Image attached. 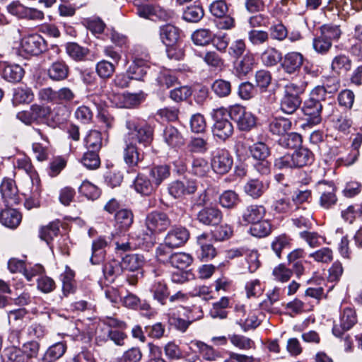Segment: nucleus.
I'll return each mask as SVG.
<instances>
[{
	"label": "nucleus",
	"instance_id": "nucleus-1",
	"mask_svg": "<svg viewBox=\"0 0 362 362\" xmlns=\"http://www.w3.org/2000/svg\"><path fill=\"white\" fill-rule=\"evenodd\" d=\"M329 88L330 90H327L324 86H317L311 90L303 106L304 114L308 117L307 123L303 124V127L317 125L322 122V103L325 101L327 93H333L338 90L339 83L334 81Z\"/></svg>",
	"mask_w": 362,
	"mask_h": 362
},
{
	"label": "nucleus",
	"instance_id": "nucleus-2",
	"mask_svg": "<svg viewBox=\"0 0 362 362\" xmlns=\"http://www.w3.org/2000/svg\"><path fill=\"white\" fill-rule=\"evenodd\" d=\"M129 129V141L135 144L138 142L144 147L148 146L153 139V129L146 123H138L134 119L126 122Z\"/></svg>",
	"mask_w": 362,
	"mask_h": 362
},
{
	"label": "nucleus",
	"instance_id": "nucleus-3",
	"mask_svg": "<svg viewBox=\"0 0 362 362\" xmlns=\"http://www.w3.org/2000/svg\"><path fill=\"white\" fill-rule=\"evenodd\" d=\"M47 49L46 40L37 33H32L23 37L18 48V54L25 58L37 56Z\"/></svg>",
	"mask_w": 362,
	"mask_h": 362
},
{
	"label": "nucleus",
	"instance_id": "nucleus-4",
	"mask_svg": "<svg viewBox=\"0 0 362 362\" xmlns=\"http://www.w3.org/2000/svg\"><path fill=\"white\" fill-rule=\"evenodd\" d=\"M146 226L149 234L146 233L142 238L144 240L153 244L155 238L153 234L165 231L171 224L168 216L160 211H153L146 218Z\"/></svg>",
	"mask_w": 362,
	"mask_h": 362
},
{
	"label": "nucleus",
	"instance_id": "nucleus-5",
	"mask_svg": "<svg viewBox=\"0 0 362 362\" xmlns=\"http://www.w3.org/2000/svg\"><path fill=\"white\" fill-rule=\"evenodd\" d=\"M228 117L229 110L226 108L220 107L214 112L212 132L214 136L222 141H226L233 134V125Z\"/></svg>",
	"mask_w": 362,
	"mask_h": 362
},
{
	"label": "nucleus",
	"instance_id": "nucleus-6",
	"mask_svg": "<svg viewBox=\"0 0 362 362\" xmlns=\"http://www.w3.org/2000/svg\"><path fill=\"white\" fill-rule=\"evenodd\" d=\"M229 117L234 120L241 131H250L255 127L256 117L250 112L246 111L245 107L234 105L229 107Z\"/></svg>",
	"mask_w": 362,
	"mask_h": 362
},
{
	"label": "nucleus",
	"instance_id": "nucleus-7",
	"mask_svg": "<svg viewBox=\"0 0 362 362\" xmlns=\"http://www.w3.org/2000/svg\"><path fill=\"white\" fill-rule=\"evenodd\" d=\"M51 107L45 105L33 104L29 110L19 112L17 118L25 124L43 123L51 114Z\"/></svg>",
	"mask_w": 362,
	"mask_h": 362
},
{
	"label": "nucleus",
	"instance_id": "nucleus-8",
	"mask_svg": "<svg viewBox=\"0 0 362 362\" xmlns=\"http://www.w3.org/2000/svg\"><path fill=\"white\" fill-rule=\"evenodd\" d=\"M136 13L139 16L151 21H168L174 15L173 11L166 10L158 5L148 3L136 5Z\"/></svg>",
	"mask_w": 362,
	"mask_h": 362
},
{
	"label": "nucleus",
	"instance_id": "nucleus-9",
	"mask_svg": "<svg viewBox=\"0 0 362 362\" xmlns=\"http://www.w3.org/2000/svg\"><path fill=\"white\" fill-rule=\"evenodd\" d=\"M233 165V158L224 148H217L212 152L211 168L217 174L227 173Z\"/></svg>",
	"mask_w": 362,
	"mask_h": 362
},
{
	"label": "nucleus",
	"instance_id": "nucleus-10",
	"mask_svg": "<svg viewBox=\"0 0 362 362\" xmlns=\"http://www.w3.org/2000/svg\"><path fill=\"white\" fill-rule=\"evenodd\" d=\"M197 189V182L195 180H174L168 184V191L175 199H182L187 195L194 194Z\"/></svg>",
	"mask_w": 362,
	"mask_h": 362
},
{
	"label": "nucleus",
	"instance_id": "nucleus-11",
	"mask_svg": "<svg viewBox=\"0 0 362 362\" xmlns=\"http://www.w3.org/2000/svg\"><path fill=\"white\" fill-rule=\"evenodd\" d=\"M316 187L318 192L321 194L320 204L322 207L329 209L336 204L337 200L335 194L336 187L333 182L319 181Z\"/></svg>",
	"mask_w": 362,
	"mask_h": 362
},
{
	"label": "nucleus",
	"instance_id": "nucleus-12",
	"mask_svg": "<svg viewBox=\"0 0 362 362\" xmlns=\"http://www.w3.org/2000/svg\"><path fill=\"white\" fill-rule=\"evenodd\" d=\"M163 141L169 148L177 151L185 145V139L182 133L172 125L167 126L162 134Z\"/></svg>",
	"mask_w": 362,
	"mask_h": 362
},
{
	"label": "nucleus",
	"instance_id": "nucleus-13",
	"mask_svg": "<svg viewBox=\"0 0 362 362\" xmlns=\"http://www.w3.org/2000/svg\"><path fill=\"white\" fill-rule=\"evenodd\" d=\"M0 192L6 206H13L19 203L18 188L13 180L4 178L0 185Z\"/></svg>",
	"mask_w": 362,
	"mask_h": 362
},
{
	"label": "nucleus",
	"instance_id": "nucleus-14",
	"mask_svg": "<svg viewBox=\"0 0 362 362\" xmlns=\"http://www.w3.org/2000/svg\"><path fill=\"white\" fill-rule=\"evenodd\" d=\"M357 322L356 312L351 308H346L343 310L340 315V325H334L332 332L334 336L339 337L344 332L350 329Z\"/></svg>",
	"mask_w": 362,
	"mask_h": 362
},
{
	"label": "nucleus",
	"instance_id": "nucleus-15",
	"mask_svg": "<svg viewBox=\"0 0 362 362\" xmlns=\"http://www.w3.org/2000/svg\"><path fill=\"white\" fill-rule=\"evenodd\" d=\"M189 233L183 227H174L166 234L164 241L168 246L177 248L182 246L189 239Z\"/></svg>",
	"mask_w": 362,
	"mask_h": 362
},
{
	"label": "nucleus",
	"instance_id": "nucleus-16",
	"mask_svg": "<svg viewBox=\"0 0 362 362\" xmlns=\"http://www.w3.org/2000/svg\"><path fill=\"white\" fill-rule=\"evenodd\" d=\"M0 75L8 82L16 83L22 79L24 70L18 64L0 62Z\"/></svg>",
	"mask_w": 362,
	"mask_h": 362
},
{
	"label": "nucleus",
	"instance_id": "nucleus-17",
	"mask_svg": "<svg viewBox=\"0 0 362 362\" xmlns=\"http://www.w3.org/2000/svg\"><path fill=\"white\" fill-rule=\"evenodd\" d=\"M223 218L221 211L214 206L204 207L197 214L198 221L206 226L218 225Z\"/></svg>",
	"mask_w": 362,
	"mask_h": 362
},
{
	"label": "nucleus",
	"instance_id": "nucleus-18",
	"mask_svg": "<svg viewBox=\"0 0 362 362\" xmlns=\"http://www.w3.org/2000/svg\"><path fill=\"white\" fill-rule=\"evenodd\" d=\"M304 62L303 55L298 52H291L284 57L281 66L284 71L289 74L298 72Z\"/></svg>",
	"mask_w": 362,
	"mask_h": 362
},
{
	"label": "nucleus",
	"instance_id": "nucleus-19",
	"mask_svg": "<svg viewBox=\"0 0 362 362\" xmlns=\"http://www.w3.org/2000/svg\"><path fill=\"white\" fill-rule=\"evenodd\" d=\"M235 313L237 317H239L238 324L244 332L255 329L260 325V322L258 320L257 315L252 312H250L247 317H245L246 311L244 305H237L235 307Z\"/></svg>",
	"mask_w": 362,
	"mask_h": 362
},
{
	"label": "nucleus",
	"instance_id": "nucleus-20",
	"mask_svg": "<svg viewBox=\"0 0 362 362\" xmlns=\"http://www.w3.org/2000/svg\"><path fill=\"white\" fill-rule=\"evenodd\" d=\"M160 37L167 47H170L168 49V55H171L173 46L176 44L180 37L179 29L173 25H165L160 28Z\"/></svg>",
	"mask_w": 362,
	"mask_h": 362
},
{
	"label": "nucleus",
	"instance_id": "nucleus-21",
	"mask_svg": "<svg viewBox=\"0 0 362 362\" xmlns=\"http://www.w3.org/2000/svg\"><path fill=\"white\" fill-rule=\"evenodd\" d=\"M255 65V57L254 54L247 52L240 59L234 62V69L239 76H245L250 72Z\"/></svg>",
	"mask_w": 362,
	"mask_h": 362
},
{
	"label": "nucleus",
	"instance_id": "nucleus-22",
	"mask_svg": "<svg viewBox=\"0 0 362 362\" xmlns=\"http://www.w3.org/2000/svg\"><path fill=\"white\" fill-rule=\"evenodd\" d=\"M125 144L123 153L124 162L129 167H136L139 162L143 160L144 155L138 151L135 144L127 140L125 141Z\"/></svg>",
	"mask_w": 362,
	"mask_h": 362
},
{
	"label": "nucleus",
	"instance_id": "nucleus-23",
	"mask_svg": "<svg viewBox=\"0 0 362 362\" xmlns=\"http://www.w3.org/2000/svg\"><path fill=\"white\" fill-rule=\"evenodd\" d=\"M265 214L266 210L263 206L252 204L245 208L242 217L245 222L253 224L263 219Z\"/></svg>",
	"mask_w": 362,
	"mask_h": 362
},
{
	"label": "nucleus",
	"instance_id": "nucleus-24",
	"mask_svg": "<svg viewBox=\"0 0 362 362\" xmlns=\"http://www.w3.org/2000/svg\"><path fill=\"white\" fill-rule=\"evenodd\" d=\"M268 184L259 179H250L244 186L245 194L253 199L260 197L268 188Z\"/></svg>",
	"mask_w": 362,
	"mask_h": 362
},
{
	"label": "nucleus",
	"instance_id": "nucleus-25",
	"mask_svg": "<svg viewBox=\"0 0 362 362\" xmlns=\"http://www.w3.org/2000/svg\"><path fill=\"white\" fill-rule=\"evenodd\" d=\"M69 66L62 61L53 62L48 69L49 78L54 81H60L66 79L69 76Z\"/></svg>",
	"mask_w": 362,
	"mask_h": 362
},
{
	"label": "nucleus",
	"instance_id": "nucleus-26",
	"mask_svg": "<svg viewBox=\"0 0 362 362\" xmlns=\"http://www.w3.org/2000/svg\"><path fill=\"white\" fill-rule=\"evenodd\" d=\"M21 214L13 209L0 211V222L7 228H16L21 221Z\"/></svg>",
	"mask_w": 362,
	"mask_h": 362
},
{
	"label": "nucleus",
	"instance_id": "nucleus-27",
	"mask_svg": "<svg viewBox=\"0 0 362 362\" xmlns=\"http://www.w3.org/2000/svg\"><path fill=\"white\" fill-rule=\"evenodd\" d=\"M351 66V59L345 54H340L333 58L330 68L333 72L340 74L349 71Z\"/></svg>",
	"mask_w": 362,
	"mask_h": 362
},
{
	"label": "nucleus",
	"instance_id": "nucleus-28",
	"mask_svg": "<svg viewBox=\"0 0 362 362\" xmlns=\"http://www.w3.org/2000/svg\"><path fill=\"white\" fill-rule=\"evenodd\" d=\"M134 187L136 192L142 195H150L154 191V185L148 177L139 173L134 181Z\"/></svg>",
	"mask_w": 362,
	"mask_h": 362
},
{
	"label": "nucleus",
	"instance_id": "nucleus-29",
	"mask_svg": "<svg viewBox=\"0 0 362 362\" xmlns=\"http://www.w3.org/2000/svg\"><path fill=\"white\" fill-rule=\"evenodd\" d=\"M107 241L103 237H99L92 243V257L90 262L93 264H99L105 257V249L107 246Z\"/></svg>",
	"mask_w": 362,
	"mask_h": 362
},
{
	"label": "nucleus",
	"instance_id": "nucleus-30",
	"mask_svg": "<svg viewBox=\"0 0 362 362\" xmlns=\"http://www.w3.org/2000/svg\"><path fill=\"white\" fill-rule=\"evenodd\" d=\"M260 59L265 66H274L282 59V54L275 47L269 46L262 52Z\"/></svg>",
	"mask_w": 362,
	"mask_h": 362
},
{
	"label": "nucleus",
	"instance_id": "nucleus-31",
	"mask_svg": "<svg viewBox=\"0 0 362 362\" xmlns=\"http://www.w3.org/2000/svg\"><path fill=\"white\" fill-rule=\"evenodd\" d=\"M103 271L105 279L112 282L122 274L124 269L122 262L112 259L104 265Z\"/></svg>",
	"mask_w": 362,
	"mask_h": 362
},
{
	"label": "nucleus",
	"instance_id": "nucleus-32",
	"mask_svg": "<svg viewBox=\"0 0 362 362\" xmlns=\"http://www.w3.org/2000/svg\"><path fill=\"white\" fill-rule=\"evenodd\" d=\"M210 170L211 166L205 158L201 157L193 158L189 169L191 174L199 177H204L207 176Z\"/></svg>",
	"mask_w": 362,
	"mask_h": 362
},
{
	"label": "nucleus",
	"instance_id": "nucleus-33",
	"mask_svg": "<svg viewBox=\"0 0 362 362\" xmlns=\"http://www.w3.org/2000/svg\"><path fill=\"white\" fill-rule=\"evenodd\" d=\"M122 264L124 270L136 272L144 264V258L138 254L127 255L122 258Z\"/></svg>",
	"mask_w": 362,
	"mask_h": 362
},
{
	"label": "nucleus",
	"instance_id": "nucleus-34",
	"mask_svg": "<svg viewBox=\"0 0 362 362\" xmlns=\"http://www.w3.org/2000/svg\"><path fill=\"white\" fill-rule=\"evenodd\" d=\"M291 127V122L284 117H276L271 120L269 125V130L273 134L284 135Z\"/></svg>",
	"mask_w": 362,
	"mask_h": 362
},
{
	"label": "nucleus",
	"instance_id": "nucleus-35",
	"mask_svg": "<svg viewBox=\"0 0 362 362\" xmlns=\"http://www.w3.org/2000/svg\"><path fill=\"white\" fill-rule=\"evenodd\" d=\"M295 168H302L310 164L313 160V154L308 148H300L291 153Z\"/></svg>",
	"mask_w": 362,
	"mask_h": 362
},
{
	"label": "nucleus",
	"instance_id": "nucleus-36",
	"mask_svg": "<svg viewBox=\"0 0 362 362\" xmlns=\"http://www.w3.org/2000/svg\"><path fill=\"white\" fill-rule=\"evenodd\" d=\"M117 226L122 230H127L134 222V215L131 210L123 209L118 210L115 216Z\"/></svg>",
	"mask_w": 362,
	"mask_h": 362
},
{
	"label": "nucleus",
	"instance_id": "nucleus-37",
	"mask_svg": "<svg viewBox=\"0 0 362 362\" xmlns=\"http://www.w3.org/2000/svg\"><path fill=\"white\" fill-rule=\"evenodd\" d=\"M148 66L141 59H135L129 66L127 74L132 79L141 80L146 74Z\"/></svg>",
	"mask_w": 362,
	"mask_h": 362
},
{
	"label": "nucleus",
	"instance_id": "nucleus-38",
	"mask_svg": "<svg viewBox=\"0 0 362 362\" xmlns=\"http://www.w3.org/2000/svg\"><path fill=\"white\" fill-rule=\"evenodd\" d=\"M192 257L189 254L185 252H175L171 255L170 264L172 267L184 270L192 262Z\"/></svg>",
	"mask_w": 362,
	"mask_h": 362
},
{
	"label": "nucleus",
	"instance_id": "nucleus-39",
	"mask_svg": "<svg viewBox=\"0 0 362 362\" xmlns=\"http://www.w3.org/2000/svg\"><path fill=\"white\" fill-rule=\"evenodd\" d=\"M332 124L335 130L344 134H348L351 132L353 121L349 115L341 114L333 119Z\"/></svg>",
	"mask_w": 362,
	"mask_h": 362
},
{
	"label": "nucleus",
	"instance_id": "nucleus-40",
	"mask_svg": "<svg viewBox=\"0 0 362 362\" xmlns=\"http://www.w3.org/2000/svg\"><path fill=\"white\" fill-rule=\"evenodd\" d=\"M249 151L252 158L256 160L267 159L271 154L269 146L262 141L256 142L250 146Z\"/></svg>",
	"mask_w": 362,
	"mask_h": 362
},
{
	"label": "nucleus",
	"instance_id": "nucleus-41",
	"mask_svg": "<svg viewBox=\"0 0 362 362\" xmlns=\"http://www.w3.org/2000/svg\"><path fill=\"white\" fill-rule=\"evenodd\" d=\"M170 175V168L166 165L155 166L149 171V175L152 178V182L156 187L159 186Z\"/></svg>",
	"mask_w": 362,
	"mask_h": 362
},
{
	"label": "nucleus",
	"instance_id": "nucleus-42",
	"mask_svg": "<svg viewBox=\"0 0 362 362\" xmlns=\"http://www.w3.org/2000/svg\"><path fill=\"white\" fill-rule=\"evenodd\" d=\"M208 149L207 141L199 136L192 137L187 144V151L190 153L204 154Z\"/></svg>",
	"mask_w": 362,
	"mask_h": 362
},
{
	"label": "nucleus",
	"instance_id": "nucleus-43",
	"mask_svg": "<svg viewBox=\"0 0 362 362\" xmlns=\"http://www.w3.org/2000/svg\"><path fill=\"white\" fill-rule=\"evenodd\" d=\"M307 86V82L299 83L288 82L283 88V95L288 97L301 98L300 95L304 93Z\"/></svg>",
	"mask_w": 362,
	"mask_h": 362
},
{
	"label": "nucleus",
	"instance_id": "nucleus-44",
	"mask_svg": "<svg viewBox=\"0 0 362 362\" xmlns=\"http://www.w3.org/2000/svg\"><path fill=\"white\" fill-rule=\"evenodd\" d=\"M229 305V299L227 297H222L218 301L213 303L210 310V315L212 318L225 319L228 313L226 309Z\"/></svg>",
	"mask_w": 362,
	"mask_h": 362
},
{
	"label": "nucleus",
	"instance_id": "nucleus-45",
	"mask_svg": "<svg viewBox=\"0 0 362 362\" xmlns=\"http://www.w3.org/2000/svg\"><path fill=\"white\" fill-rule=\"evenodd\" d=\"M204 16L203 8L199 5H192L188 6L182 14V18L189 23H197Z\"/></svg>",
	"mask_w": 362,
	"mask_h": 362
},
{
	"label": "nucleus",
	"instance_id": "nucleus-46",
	"mask_svg": "<svg viewBox=\"0 0 362 362\" xmlns=\"http://www.w3.org/2000/svg\"><path fill=\"white\" fill-rule=\"evenodd\" d=\"M66 349V346L63 342H57L51 346L44 356L46 362H54L62 357Z\"/></svg>",
	"mask_w": 362,
	"mask_h": 362
},
{
	"label": "nucleus",
	"instance_id": "nucleus-47",
	"mask_svg": "<svg viewBox=\"0 0 362 362\" xmlns=\"http://www.w3.org/2000/svg\"><path fill=\"white\" fill-rule=\"evenodd\" d=\"M301 98L282 95L280 102V109L286 114H293L300 107Z\"/></svg>",
	"mask_w": 362,
	"mask_h": 362
},
{
	"label": "nucleus",
	"instance_id": "nucleus-48",
	"mask_svg": "<svg viewBox=\"0 0 362 362\" xmlns=\"http://www.w3.org/2000/svg\"><path fill=\"white\" fill-rule=\"evenodd\" d=\"M206 237L207 235L206 234H202L197 238L198 244L201 247L199 257L202 260L212 259L216 255V251L214 247L211 244L205 243Z\"/></svg>",
	"mask_w": 362,
	"mask_h": 362
},
{
	"label": "nucleus",
	"instance_id": "nucleus-49",
	"mask_svg": "<svg viewBox=\"0 0 362 362\" xmlns=\"http://www.w3.org/2000/svg\"><path fill=\"white\" fill-rule=\"evenodd\" d=\"M212 91L219 98L228 96L232 90L231 83L224 79H216L211 85Z\"/></svg>",
	"mask_w": 362,
	"mask_h": 362
},
{
	"label": "nucleus",
	"instance_id": "nucleus-50",
	"mask_svg": "<svg viewBox=\"0 0 362 362\" xmlns=\"http://www.w3.org/2000/svg\"><path fill=\"white\" fill-rule=\"evenodd\" d=\"M59 226L57 222H52L46 226L42 227L40 230V238L45 240L47 244L49 243L58 235Z\"/></svg>",
	"mask_w": 362,
	"mask_h": 362
},
{
	"label": "nucleus",
	"instance_id": "nucleus-51",
	"mask_svg": "<svg viewBox=\"0 0 362 362\" xmlns=\"http://www.w3.org/2000/svg\"><path fill=\"white\" fill-rule=\"evenodd\" d=\"M85 144L89 151H98L102 147L101 133L97 130H90L85 139Z\"/></svg>",
	"mask_w": 362,
	"mask_h": 362
},
{
	"label": "nucleus",
	"instance_id": "nucleus-52",
	"mask_svg": "<svg viewBox=\"0 0 362 362\" xmlns=\"http://www.w3.org/2000/svg\"><path fill=\"white\" fill-rule=\"evenodd\" d=\"M230 343L241 350H248L255 346V343L250 338L245 336L233 334L228 337Z\"/></svg>",
	"mask_w": 362,
	"mask_h": 362
},
{
	"label": "nucleus",
	"instance_id": "nucleus-53",
	"mask_svg": "<svg viewBox=\"0 0 362 362\" xmlns=\"http://www.w3.org/2000/svg\"><path fill=\"white\" fill-rule=\"evenodd\" d=\"M281 295V289L279 287H274L267 293V299L263 300L259 307L261 309L271 311L272 305L280 300Z\"/></svg>",
	"mask_w": 362,
	"mask_h": 362
},
{
	"label": "nucleus",
	"instance_id": "nucleus-54",
	"mask_svg": "<svg viewBox=\"0 0 362 362\" xmlns=\"http://www.w3.org/2000/svg\"><path fill=\"white\" fill-rule=\"evenodd\" d=\"M239 202V196L233 190L224 191L219 197V203L223 208L233 209Z\"/></svg>",
	"mask_w": 362,
	"mask_h": 362
},
{
	"label": "nucleus",
	"instance_id": "nucleus-55",
	"mask_svg": "<svg viewBox=\"0 0 362 362\" xmlns=\"http://www.w3.org/2000/svg\"><path fill=\"white\" fill-rule=\"evenodd\" d=\"M269 40V35L266 30L252 29L248 32V40L253 46H261L267 43Z\"/></svg>",
	"mask_w": 362,
	"mask_h": 362
},
{
	"label": "nucleus",
	"instance_id": "nucleus-56",
	"mask_svg": "<svg viewBox=\"0 0 362 362\" xmlns=\"http://www.w3.org/2000/svg\"><path fill=\"white\" fill-rule=\"evenodd\" d=\"M190 346L191 349L197 348L199 354L207 361L214 360L216 356L214 349L201 341H192Z\"/></svg>",
	"mask_w": 362,
	"mask_h": 362
},
{
	"label": "nucleus",
	"instance_id": "nucleus-57",
	"mask_svg": "<svg viewBox=\"0 0 362 362\" xmlns=\"http://www.w3.org/2000/svg\"><path fill=\"white\" fill-rule=\"evenodd\" d=\"M34 95L29 88H17L13 93V102L16 104L30 103L33 101Z\"/></svg>",
	"mask_w": 362,
	"mask_h": 362
},
{
	"label": "nucleus",
	"instance_id": "nucleus-58",
	"mask_svg": "<svg viewBox=\"0 0 362 362\" xmlns=\"http://www.w3.org/2000/svg\"><path fill=\"white\" fill-rule=\"evenodd\" d=\"M95 71L100 78H109L115 71V64L103 59L96 64Z\"/></svg>",
	"mask_w": 362,
	"mask_h": 362
},
{
	"label": "nucleus",
	"instance_id": "nucleus-59",
	"mask_svg": "<svg viewBox=\"0 0 362 362\" xmlns=\"http://www.w3.org/2000/svg\"><path fill=\"white\" fill-rule=\"evenodd\" d=\"M320 35L332 44L333 41L338 40L341 35L339 26L336 25L325 24L320 28Z\"/></svg>",
	"mask_w": 362,
	"mask_h": 362
},
{
	"label": "nucleus",
	"instance_id": "nucleus-60",
	"mask_svg": "<svg viewBox=\"0 0 362 362\" xmlns=\"http://www.w3.org/2000/svg\"><path fill=\"white\" fill-rule=\"evenodd\" d=\"M68 55L76 61L83 60L88 54V50L75 42H69L66 45Z\"/></svg>",
	"mask_w": 362,
	"mask_h": 362
},
{
	"label": "nucleus",
	"instance_id": "nucleus-61",
	"mask_svg": "<svg viewBox=\"0 0 362 362\" xmlns=\"http://www.w3.org/2000/svg\"><path fill=\"white\" fill-rule=\"evenodd\" d=\"M268 33L272 40L283 41L288 35V30L281 22H276L270 25Z\"/></svg>",
	"mask_w": 362,
	"mask_h": 362
},
{
	"label": "nucleus",
	"instance_id": "nucleus-62",
	"mask_svg": "<svg viewBox=\"0 0 362 362\" xmlns=\"http://www.w3.org/2000/svg\"><path fill=\"white\" fill-rule=\"evenodd\" d=\"M272 230V226L268 221L262 219L252 224L250 233L253 236L262 238L268 235Z\"/></svg>",
	"mask_w": 362,
	"mask_h": 362
},
{
	"label": "nucleus",
	"instance_id": "nucleus-63",
	"mask_svg": "<svg viewBox=\"0 0 362 362\" xmlns=\"http://www.w3.org/2000/svg\"><path fill=\"white\" fill-rule=\"evenodd\" d=\"M341 216L349 223H352L356 218L362 220V204L349 206L341 211Z\"/></svg>",
	"mask_w": 362,
	"mask_h": 362
},
{
	"label": "nucleus",
	"instance_id": "nucleus-64",
	"mask_svg": "<svg viewBox=\"0 0 362 362\" xmlns=\"http://www.w3.org/2000/svg\"><path fill=\"white\" fill-rule=\"evenodd\" d=\"M3 360L4 362H25V356L21 349L13 346L5 349Z\"/></svg>",
	"mask_w": 362,
	"mask_h": 362
}]
</instances>
